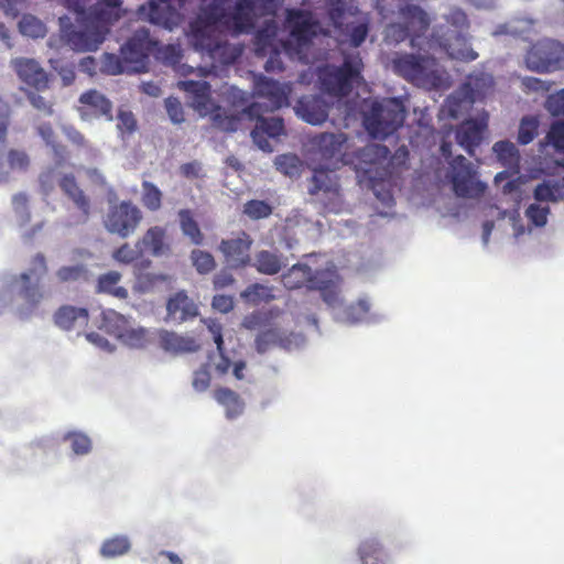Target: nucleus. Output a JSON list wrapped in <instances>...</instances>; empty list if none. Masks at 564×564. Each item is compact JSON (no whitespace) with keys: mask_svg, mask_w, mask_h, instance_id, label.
<instances>
[{"mask_svg":"<svg viewBox=\"0 0 564 564\" xmlns=\"http://www.w3.org/2000/svg\"><path fill=\"white\" fill-rule=\"evenodd\" d=\"M66 43L77 52L96 51L104 42L101 32H97L87 22H82V29H70L65 33Z\"/></svg>","mask_w":564,"mask_h":564,"instance_id":"393cba45","label":"nucleus"},{"mask_svg":"<svg viewBox=\"0 0 564 564\" xmlns=\"http://www.w3.org/2000/svg\"><path fill=\"white\" fill-rule=\"evenodd\" d=\"M25 97L30 105L41 112L45 117H51L54 113V102L50 99H46L44 96L40 95L34 90H26Z\"/></svg>","mask_w":564,"mask_h":564,"instance_id":"13d9d810","label":"nucleus"},{"mask_svg":"<svg viewBox=\"0 0 564 564\" xmlns=\"http://www.w3.org/2000/svg\"><path fill=\"white\" fill-rule=\"evenodd\" d=\"M254 95L264 98L271 110L288 105V93L279 82L260 76L254 84Z\"/></svg>","mask_w":564,"mask_h":564,"instance_id":"c756f323","label":"nucleus"},{"mask_svg":"<svg viewBox=\"0 0 564 564\" xmlns=\"http://www.w3.org/2000/svg\"><path fill=\"white\" fill-rule=\"evenodd\" d=\"M241 297L249 303L258 305L262 302H264V303L270 302L271 300H273L274 296L272 295L270 288L259 284V283H254V284L249 285L241 293Z\"/></svg>","mask_w":564,"mask_h":564,"instance_id":"864d4df0","label":"nucleus"},{"mask_svg":"<svg viewBox=\"0 0 564 564\" xmlns=\"http://www.w3.org/2000/svg\"><path fill=\"white\" fill-rule=\"evenodd\" d=\"M58 186L77 209V213L69 217V225L78 226L86 224L91 214V202L78 185L76 177L70 173L64 174L58 180Z\"/></svg>","mask_w":564,"mask_h":564,"instance_id":"f3484780","label":"nucleus"},{"mask_svg":"<svg viewBox=\"0 0 564 564\" xmlns=\"http://www.w3.org/2000/svg\"><path fill=\"white\" fill-rule=\"evenodd\" d=\"M47 272V263L43 253H36L31 260V267L13 280L15 294L21 301L19 311L22 315L34 313L46 297L41 283Z\"/></svg>","mask_w":564,"mask_h":564,"instance_id":"0eeeda50","label":"nucleus"},{"mask_svg":"<svg viewBox=\"0 0 564 564\" xmlns=\"http://www.w3.org/2000/svg\"><path fill=\"white\" fill-rule=\"evenodd\" d=\"M252 237L245 230H240L235 237L223 239L218 250L224 256L226 263L231 269H245L251 265Z\"/></svg>","mask_w":564,"mask_h":564,"instance_id":"2eb2a0df","label":"nucleus"},{"mask_svg":"<svg viewBox=\"0 0 564 564\" xmlns=\"http://www.w3.org/2000/svg\"><path fill=\"white\" fill-rule=\"evenodd\" d=\"M12 206L14 213L20 217L21 224L25 225L30 221L29 197L25 193H18L12 197Z\"/></svg>","mask_w":564,"mask_h":564,"instance_id":"338daca9","label":"nucleus"},{"mask_svg":"<svg viewBox=\"0 0 564 564\" xmlns=\"http://www.w3.org/2000/svg\"><path fill=\"white\" fill-rule=\"evenodd\" d=\"M272 39L259 32L256 36V53L258 56H265L269 54V58L264 64V69L268 73L282 72L284 69L283 62L280 56V51L273 46Z\"/></svg>","mask_w":564,"mask_h":564,"instance_id":"2f4dec72","label":"nucleus"},{"mask_svg":"<svg viewBox=\"0 0 564 564\" xmlns=\"http://www.w3.org/2000/svg\"><path fill=\"white\" fill-rule=\"evenodd\" d=\"M128 325L129 321L124 315L112 308H107L101 311L97 327L119 339Z\"/></svg>","mask_w":564,"mask_h":564,"instance_id":"c9c22d12","label":"nucleus"},{"mask_svg":"<svg viewBox=\"0 0 564 564\" xmlns=\"http://www.w3.org/2000/svg\"><path fill=\"white\" fill-rule=\"evenodd\" d=\"M383 35L388 44H399L406 39L411 40L409 30L404 26L403 22L389 23L384 29Z\"/></svg>","mask_w":564,"mask_h":564,"instance_id":"bf43d9fd","label":"nucleus"},{"mask_svg":"<svg viewBox=\"0 0 564 564\" xmlns=\"http://www.w3.org/2000/svg\"><path fill=\"white\" fill-rule=\"evenodd\" d=\"M35 129L45 144L52 150L56 163H65L69 159V151L65 144L57 141L52 124L50 122H42Z\"/></svg>","mask_w":564,"mask_h":564,"instance_id":"72a5a7b5","label":"nucleus"},{"mask_svg":"<svg viewBox=\"0 0 564 564\" xmlns=\"http://www.w3.org/2000/svg\"><path fill=\"white\" fill-rule=\"evenodd\" d=\"M75 13L80 22H87L88 26H91L97 32H101L104 37L109 32L110 25L120 18V13L115 11L113 8H109L100 2L95 3L88 9L83 3V11Z\"/></svg>","mask_w":564,"mask_h":564,"instance_id":"412c9836","label":"nucleus"},{"mask_svg":"<svg viewBox=\"0 0 564 564\" xmlns=\"http://www.w3.org/2000/svg\"><path fill=\"white\" fill-rule=\"evenodd\" d=\"M282 283L289 290H295L301 288L323 289L322 279L319 272L313 273L312 269L307 264H294L285 273L282 274Z\"/></svg>","mask_w":564,"mask_h":564,"instance_id":"b1692460","label":"nucleus"},{"mask_svg":"<svg viewBox=\"0 0 564 564\" xmlns=\"http://www.w3.org/2000/svg\"><path fill=\"white\" fill-rule=\"evenodd\" d=\"M524 63L536 73H551L564 68V44L552 39H541L530 45Z\"/></svg>","mask_w":564,"mask_h":564,"instance_id":"1a4fd4ad","label":"nucleus"},{"mask_svg":"<svg viewBox=\"0 0 564 564\" xmlns=\"http://www.w3.org/2000/svg\"><path fill=\"white\" fill-rule=\"evenodd\" d=\"M295 110L305 122L322 124L328 118L329 106L319 96H303L297 100Z\"/></svg>","mask_w":564,"mask_h":564,"instance_id":"a878e982","label":"nucleus"},{"mask_svg":"<svg viewBox=\"0 0 564 564\" xmlns=\"http://www.w3.org/2000/svg\"><path fill=\"white\" fill-rule=\"evenodd\" d=\"M143 219L141 209L131 200H122L111 206L105 217L104 225L108 232L128 238Z\"/></svg>","mask_w":564,"mask_h":564,"instance_id":"f8f14e48","label":"nucleus"},{"mask_svg":"<svg viewBox=\"0 0 564 564\" xmlns=\"http://www.w3.org/2000/svg\"><path fill=\"white\" fill-rule=\"evenodd\" d=\"M62 132L76 149L78 150H87L89 149V142L85 138V135L74 126L64 124L62 126Z\"/></svg>","mask_w":564,"mask_h":564,"instance_id":"0e129e2a","label":"nucleus"},{"mask_svg":"<svg viewBox=\"0 0 564 564\" xmlns=\"http://www.w3.org/2000/svg\"><path fill=\"white\" fill-rule=\"evenodd\" d=\"M346 142V134L329 132L319 133L312 140L316 154L324 163L314 170L308 193L311 195L322 194L325 208L333 213H338L343 205L340 185L334 171L341 163L343 149Z\"/></svg>","mask_w":564,"mask_h":564,"instance_id":"f257e3e1","label":"nucleus"},{"mask_svg":"<svg viewBox=\"0 0 564 564\" xmlns=\"http://www.w3.org/2000/svg\"><path fill=\"white\" fill-rule=\"evenodd\" d=\"M262 111L260 102H252L236 115L240 116V121L243 117H248L250 120L257 119V123L251 131V138L259 149L272 152L273 148L269 139L279 138L284 133V122L281 118H264L261 116Z\"/></svg>","mask_w":564,"mask_h":564,"instance_id":"9d476101","label":"nucleus"},{"mask_svg":"<svg viewBox=\"0 0 564 564\" xmlns=\"http://www.w3.org/2000/svg\"><path fill=\"white\" fill-rule=\"evenodd\" d=\"M446 21L454 30H444V26L436 28L431 37L427 40L429 50H441L451 58L462 59L466 62L475 61L478 54L470 47L465 46V37L463 31L468 28V18L466 13L454 8L446 15Z\"/></svg>","mask_w":564,"mask_h":564,"instance_id":"7ed1b4c3","label":"nucleus"},{"mask_svg":"<svg viewBox=\"0 0 564 564\" xmlns=\"http://www.w3.org/2000/svg\"><path fill=\"white\" fill-rule=\"evenodd\" d=\"M178 88L191 95L192 107L203 117L209 116L213 124L226 132H235L240 126V116L231 115L216 105L210 96L212 87L207 82L181 80Z\"/></svg>","mask_w":564,"mask_h":564,"instance_id":"20e7f679","label":"nucleus"},{"mask_svg":"<svg viewBox=\"0 0 564 564\" xmlns=\"http://www.w3.org/2000/svg\"><path fill=\"white\" fill-rule=\"evenodd\" d=\"M215 400L225 408L226 417L234 420L242 414L245 402L240 395L229 388H218L214 392Z\"/></svg>","mask_w":564,"mask_h":564,"instance_id":"f704fd0d","label":"nucleus"},{"mask_svg":"<svg viewBox=\"0 0 564 564\" xmlns=\"http://www.w3.org/2000/svg\"><path fill=\"white\" fill-rule=\"evenodd\" d=\"M399 17L411 35L410 46L412 48H422L420 39L425 34L430 26L429 14L416 4H405L400 8Z\"/></svg>","mask_w":564,"mask_h":564,"instance_id":"aec40b11","label":"nucleus"},{"mask_svg":"<svg viewBox=\"0 0 564 564\" xmlns=\"http://www.w3.org/2000/svg\"><path fill=\"white\" fill-rule=\"evenodd\" d=\"M405 108L397 98H384L371 104L369 112L364 117V124L369 134L376 139H384L402 127Z\"/></svg>","mask_w":564,"mask_h":564,"instance_id":"6e6552de","label":"nucleus"},{"mask_svg":"<svg viewBox=\"0 0 564 564\" xmlns=\"http://www.w3.org/2000/svg\"><path fill=\"white\" fill-rule=\"evenodd\" d=\"M360 564H386L383 546L375 538L364 540L357 550Z\"/></svg>","mask_w":564,"mask_h":564,"instance_id":"e433bc0d","label":"nucleus"},{"mask_svg":"<svg viewBox=\"0 0 564 564\" xmlns=\"http://www.w3.org/2000/svg\"><path fill=\"white\" fill-rule=\"evenodd\" d=\"M390 150L382 144L371 143L359 149L356 156L362 173L375 184L387 181V155Z\"/></svg>","mask_w":564,"mask_h":564,"instance_id":"dca6fc26","label":"nucleus"},{"mask_svg":"<svg viewBox=\"0 0 564 564\" xmlns=\"http://www.w3.org/2000/svg\"><path fill=\"white\" fill-rule=\"evenodd\" d=\"M141 200L147 209L151 212L159 210L162 206V192L153 183L144 181L142 182Z\"/></svg>","mask_w":564,"mask_h":564,"instance_id":"3c124183","label":"nucleus"},{"mask_svg":"<svg viewBox=\"0 0 564 564\" xmlns=\"http://www.w3.org/2000/svg\"><path fill=\"white\" fill-rule=\"evenodd\" d=\"M393 72L419 87L437 88L442 82L436 58L429 54L402 53L392 61Z\"/></svg>","mask_w":564,"mask_h":564,"instance_id":"423d86ee","label":"nucleus"},{"mask_svg":"<svg viewBox=\"0 0 564 564\" xmlns=\"http://www.w3.org/2000/svg\"><path fill=\"white\" fill-rule=\"evenodd\" d=\"M488 122L486 118L466 119L456 128L457 143L469 154H475V149L480 145Z\"/></svg>","mask_w":564,"mask_h":564,"instance_id":"4be33fe9","label":"nucleus"},{"mask_svg":"<svg viewBox=\"0 0 564 564\" xmlns=\"http://www.w3.org/2000/svg\"><path fill=\"white\" fill-rule=\"evenodd\" d=\"M186 2L187 0H151L140 6L138 13L153 24L172 30L182 22L181 10Z\"/></svg>","mask_w":564,"mask_h":564,"instance_id":"4468645a","label":"nucleus"},{"mask_svg":"<svg viewBox=\"0 0 564 564\" xmlns=\"http://www.w3.org/2000/svg\"><path fill=\"white\" fill-rule=\"evenodd\" d=\"M89 275L87 265L83 263L63 265L55 272V276L59 283L87 282Z\"/></svg>","mask_w":564,"mask_h":564,"instance_id":"79ce46f5","label":"nucleus"},{"mask_svg":"<svg viewBox=\"0 0 564 564\" xmlns=\"http://www.w3.org/2000/svg\"><path fill=\"white\" fill-rule=\"evenodd\" d=\"M279 172L288 176H295L300 173L302 163L295 154H281L274 160Z\"/></svg>","mask_w":564,"mask_h":564,"instance_id":"6e6d98bb","label":"nucleus"},{"mask_svg":"<svg viewBox=\"0 0 564 564\" xmlns=\"http://www.w3.org/2000/svg\"><path fill=\"white\" fill-rule=\"evenodd\" d=\"M544 107L553 117H564V88L549 95Z\"/></svg>","mask_w":564,"mask_h":564,"instance_id":"69168bd1","label":"nucleus"},{"mask_svg":"<svg viewBox=\"0 0 564 564\" xmlns=\"http://www.w3.org/2000/svg\"><path fill=\"white\" fill-rule=\"evenodd\" d=\"M234 11L227 12L218 3H210L202 9L197 19L191 23L192 42L196 50L207 52L213 58L223 57L225 64L234 63L240 54L236 47L219 41L213 35L216 29H226L236 34Z\"/></svg>","mask_w":564,"mask_h":564,"instance_id":"f03ea898","label":"nucleus"},{"mask_svg":"<svg viewBox=\"0 0 564 564\" xmlns=\"http://www.w3.org/2000/svg\"><path fill=\"white\" fill-rule=\"evenodd\" d=\"M142 254L143 252H141L140 249H134L129 243H123L113 251L112 258L120 263L129 264L139 259Z\"/></svg>","mask_w":564,"mask_h":564,"instance_id":"774afa93","label":"nucleus"},{"mask_svg":"<svg viewBox=\"0 0 564 564\" xmlns=\"http://www.w3.org/2000/svg\"><path fill=\"white\" fill-rule=\"evenodd\" d=\"M12 66L19 78L35 90H45L48 88V75L43 67L33 58H15Z\"/></svg>","mask_w":564,"mask_h":564,"instance_id":"5701e85b","label":"nucleus"},{"mask_svg":"<svg viewBox=\"0 0 564 564\" xmlns=\"http://www.w3.org/2000/svg\"><path fill=\"white\" fill-rule=\"evenodd\" d=\"M159 346L167 352H193L199 349V345L192 337L177 335L174 332L161 329L158 332Z\"/></svg>","mask_w":564,"mask_h":564,"instance_id":"7c9ffc66","label":"nucleus"},{"mask_svg":"<svg viewBox=\"0 0 564 564\" xmlns=\"http://www.w3.org/2000/svg\"><path fill=\"white\" fill-rule=\"evenodd\" d=\"M151 48L149 31L140 29L121 46L120 53L132 72H140L145 67Z\"/></svg>","mask_w":564,"mask_h":564,"instance_id":"a211bd4d","label":"nucleus"},{"mask_svg":"<svg viewBox=\"0 0 564 564\" xmlns=\"http://www.w3.org/2000/svg\"><path fill=\"white\" fill-rule=\"evenodd\" d=\"M280 0H237L234 7L236 34L250 32L258 18L275 15Z\"/></svg>","mask_w":564,"mask_h":564,"instance_id":"ddd939ff","label":"nucleus"},{"mask_svg":"<svg viewBox=\"0 0 564 564\" xmlns=\"http://www.w3.org/2000/svg\"><path fill=\"white\" fill-rule=\"evenodd\" d=\"M272 212V206L260 199H250L243 205V214L252 220L268 218Z\"/></svg>","mask_w":564,"mask_h":564,"instance_id":"5fc2aeb1","label":"nucleus"},{"mask_svg":"<svg viewBox=\"0 0 564 564\" xmlns=\"http://www.w3.org/2000/svg\"><path fill=\"white\" fill-rule=\"evenodd\" d=\"M101 72L107 75H119L122 73H132L129 64L126 63L123 56L105 53L101 59Z\"/></svg>","mask_w":564,"mask_h":564,"instance_id":"49530a36","label":"nucleus"},{"mask_svg":"<svg viewBox=\"0 0 564 564\" xmlns=\"http://www.w3.org/2000/svg\"><path fill=\"white\" fill-rule=\"evenodd\" d=\"M63 441H68L73 453L78 456L87 455L93 447L90 437L83 432H67L64 434Z\"/></svg>","mask_w":564,"mask_h":564,"instance_id":"09e8293b","label":"nucleus"},{"mask_svg":"<svg viewBox=\"0 0 564 564\" xmlns=\"http://www.w3.org/2000/svg\"><path fill=\"white\" fill-rule=\"evenodd\" d=\"M226 97H227V101L236 109V111H234V113L241 112L246 107L249 106V105H247L249 101L248 94L235 86H231L226 91ZM227 111L229 113H232V111H229V110H227Z\"/></svg>","mask_w":564,"mask_h":564,"instance_id":"680f3d73","label":"nucleus"},{"mask_svg":"<svg viewBox=\"0 0 564 564\" xmlns=\"http://www.w3.org/2000/svg\"><path fill=\"white\" fill-rule=\"evenodd\" d=\"M539 122L533 117H524L519 127L518 142L522 145L529 144L538 134Z\"/></svg>","mask_w":564,"mask_h":564,"instance_id":"4d7b16f0","label":"nucleus"},{"mask_svg":"<svg viewBox=\"0 0 564 564\" xmlns=\"http://www.w3.org/2000/svg\"><path fill=\"white\" fill-rule=\"evenodd\" d=\"M130 546V541L127 536L117 535L101 544L100 554L107 558L121 556L129 552Z\"/></svg>","mask_w":564,"mask_h":564,"instance_id":"a18cd8bd","label":"nucleus"},{"mask_svg":"<svg viewBox=\"0 0 564 564\" xmlns=\"http://www.w3.org/2000/svg\"><path fill=\"white\" fill-rule=\"evenodd\" d=\"M191 261L199 274H208L213 272L217 265L214 256L200 249L192 250Z\"/></svg>","mask_w":564,"mask_h":564,"instance_id":"8fccbe9b","label":"nucleus"},{"mask_svg":"<svg viewBox=\"0 0 564 564\" xmlns=\"http://www.w3.org/2000/svg\"><path fill=\"white\" fill-rule=\"evenodd\" d=\"M449 166V180L458 197L478 198L484 195L487 185L476 178L477 172L465 156H455Z\"/></svg>","mask_w":564,"mask_h":564,"instance_id":"9b49d317","label":"nucleus"},{"mask_svg":"<svg viewBox=\"0 0 564 564\" xmlns=\"http://www.w3.org/2000/svg\"><path fill=\"white\" fill-rule=\"evenodd\" d=\"M54 323L63 330H75L88 325L89 313L85 307L62 305L53 315Z\"/></svg>","mask_w":564,"mask_h":564,"instance_id":"cd10ccee","label":"nucleus"},{"mask_svg":"<svg viewBox=\"0 0 564 564\" xmlns=\"http://www.w3.org/2000/svg\"><path fill=\"white\" fill-rule=\"evenodd\" d=\"M499 162L505 166H516L519 163V151L510 141H498L492 148Z\"/></svg>","mask_w":564,"mask_h":564,"instance_id":"c03bdc74","label":"nucleus"},{"mask_svg":"<svg viewBox=\"0 0 564 564\" xmlns=\"http://www.w3.org/2000/svg\"><path fill=\"white\" fill-rule=\"evenodd\" d=\"M20 32L23 35L39 39L45 36L46 28L44 23L31 14H25L19 22Z\"/></svg>","mask_w":564,"mask_h":564,"instance_id":"603ef678","label":"nucleus"},{"mask_svg":"<svg viewBox=\"0 0 564 564\" xmlns=\"http://www.w3.org/2000/svg\"><path fill=\"white\" fill-rule=\"evenodd\" d=\"M550 207L539 204H531L525 209V217L536 227H543L547 223Z\"/></svg>","mask_w":564,"mask_h":564,"instance_id":"e2e57ef3","label":"nucleus"},{"mask_svg":"<svg viewBox=\"0 0 564 564\" xmlns=\"http://www.w3.org/2000/svg\"><path fill=\"white\" fill-rule=\"evenodd\" d=\"M533 197L538 202L556 203L564 200V183L544 181L536 185Z\"/></svg>","mask_w":564,"mask_h":564,"instance_id":"ea45409f","label":"nucleus"},{"mask_svg":"<svg viewBox=\"0 0 564 564\" xmlns=\"http://www.w3.org/2000/svg\"><path fill=\"white\" fill-rule=\"evenodd\" d=\"M79 101L88 106L95 116H105L109 119L112 118V104L99 91L91 89L80 95Z\"/></svg>","mask_w":564,"mask_h":564,"instance_id":"58836bf2","label":"nucleus"},{"mask_svg":"<svg viewBox=\"0 0 564 564\" xmlns=\"http://www.w3.org/2000/svg\"><path fill=\"white\" fill-rule=\"evenodd\" d=\"M364 63L358 52L345 54L340 66L325 65L318 69L322 89L334 97L348 96L362 79Z\"/></svg>","mask_w":564,"mask_h":564,"instance_id":"39448f33","label":"nucleus"},{"mask_svg":"<svg viewBox=\"0 0 564 564\" xmlns=\"http://www.w3.org/2000/svg\"><path fill=\"white\" fill-rule=\"evenodd\" d=\"M135 248L141 252H149L153 257H161L171 251L167 241L166 229L161 226L150 227L143 236L137 241Z\"/></svg>","mask_w":564,"mask_h":564,"instance_id":"bb28decb","label":"nucleus"},{"mask_svg":"<svg viewBox=\"0 0 564 564\" xmlns=\"http://www.w3.org/2000/svg\"><path fill=\"white\" fill-rule=\"evenodd\" d=\"M286 23L290 29V36L299 46L307 45L317 35L319 23L314 20L308 11L291 9L286 14Z\"/></svg>","mask_w":564,"mask_h":564,"instance_id":"6ab92c4d","label":"nucleus"},{"mask_svg":"<svg viewBox=\"0 0 564 564\" xmlns=\"http://www.w3.org/2000/svg\"><path fill=\"white\" fill-rule=\"evenodd\" d=\"M410 158V152L406 147L402 145L391 155L390 153L387 155L386 166H387V181L390 182L394 176H399L400 173L405 170L408 166V161Z\"/></svg>","mask_w":564,"mask_h":564,"instance_id":"37998d69","label":"nucleus"},{"mask_svg":"<svg viewBox=\"0 0 564 564\" xmlns=\"http://www.w3.org/2000/svg\"><path fill=\"white\" fill-rule=\"evenodd\" d=\"M178 218L182 232L189 238L191 242L196 246L203 245L205 238L192 212L189 209H181Z\"/></svg>","mask_w":564,"mask_h":564,"instance_id":"a19ab883","label":"nucleus"},{"mask_svg":"<svg viewBox=\"0 0 564 564\" xmlns=\"http://www.w3.org/2000/svg\"><path fill=\"white\" fill-rule=\"evenodd\" d=\"M121 278V273L115 270L100 274L96 282V293L127 300L129 296L128 290L119 285Z\"/></svg>","mask_w":564,"mask_h":564,"instance_id":"473e14b6","label":"nucleus"},{"mask_svg":"<svg viewBox=\"0 0 564 564\" xmlns=\"http://www.w3.org/2000/svg\"><path fill=\"white\" fill-rule=\"evenodd\" d=\"M251 265L256 270L265 275H274L283 268L281 256L269 250H261L256 253L254 261H251Z\"/></svg>","mask_w":564,"mask_h":564,"instance_id":"4c0bfd02","label":"nucleus"},{"mask_svg":"<svg viewBox=\"0 0 564 564\" xmlns=\"http://www.w3.org/2000/svg\"><path fill=\"white\" fill-rule=\"evenodd\" d=\"M546 141L555 152L564 155V121H555L551 124Z\"/></svg>","mask_w":564,"mask_h":564,"instance_id":"052dcab7","label":"nucleus"},{"mask_svg":"<svg viewBox=\"0 0 564 564\" xmlns=\"http://www.w3.org/2000/svg\"><path fill=\"white\" fill-rule=\"evenodd\" d=\"M167 318L177 323L198 315V307L185 291L176 292L166 303Z\"/></svg>","mask_w":564,"mask_h":564,"instance_id":"c85d7f7f","label":"nucleus"},{"mask_svg":"<svg viewBox=\"0 0 564 564\" xmlns=\"http://www.w3.org/2000/svg\"><path fill=\"white\" fill-rule=\"evenodd\" d=\"M119 340L132 348H143L149 343V333L142 327L133 328L130 324L121 334Z\"/></svg>","mask_w":564,"mask_h":564,"instance_id":"de8ad7c7","label":"nucleus"}]
</instances>
